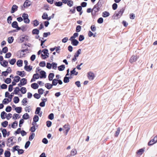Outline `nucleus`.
Returning a JSON list of instances; mask_svg holds the SVG:
<instances>
[{
	"label": "nucleus",
	"instance_id": "obj_1",
	"mask_svg": "<svg viewBox=\"0 0 157 157\" xmlns=\"http://www.w3.org/2000/svg\"><path fill=\"white\" fill-rule=\"evenodd\" d=\"M125 10V8H121L118 11H116L114 14L118 18H120L122 15Z\"/></svg>",
	"mask_w": 157,
	"mask_h": 157
},
{
	"label": "nucleus",
	"instance_id": "obj_2",
	"mask_svg": "<svg viewBox=\"0 0 157 157\" xmlns=\"http://www.w3.org/2000/svg\"><path fill=\"white\" fill-rule=\"evenodd\" d=\"M13 95L14 93H12L10 95L7 97L9 99L5 98L2 101L3 103L4 104H7L9 102H10L12 100V97L13 96Z\"/></svg>",
	"mask_w": 157,
	"mask_h": 157
},
{
	"label": "nucleus",
	"instance_id": "obj_3",
	"mask_svg": "<svg viewBox=\"0 0 157 157\" xmlns=\"http://www.w3.org/2000/svg\"><path fill=\"white\" fill-rule=\"evenodd\" d=\"M24 22L25 23H29L30 20L28 18V15L27 14L24 13L22 16Z\"/></svg>",
	"mask_w": 157,
	"mask_h": 157
},
{
	"label": "nucleus",
	"instance_id": "obj_4",
	"mask_svg": "<svg viewBox=\"0 0 157 157\" xmlns=\"http://www.w3.org/2000/svg\"><path fill=\"white\" fill-rule=\"evenodd\" d=\"M138 57V56H133L130 59L129 61L131 63L134 62L137 60Z\"/></svg>",
	"mask_w": 157,
	"mask_h": 157
},
{
	"label": "nucleus",
	"instance_id": "obj_5",
	"mask_svg": "<svg viewBox=\"0 0 157 157\" xmlns=\"http://www.w3.org/2000/svg\"><path fill=\"white\" fill-rule=\"evenodd\" d=\"M103 3V2L102 0H99L98 3L95 6L100 9L102 7Z\"/></svg>",
	"mask_w": 157,
	"mask_h": 157
},
{
	"label": "nucleus",
	"instance_id": "obj_6",
	"mask_svg": "<svg viewBox=\"0 0 157 157\" xmlns=\"http://www.w3.org/2000/svg\"><path fill=\"white\" fill-rule=\"evenodd\" d=\"M95 77L94 74L92 72H89V80L91 81L93 80Z\"/></svg>",
	"mask_w": 157,
	"mask_h": 157
},
{
	"label": "nucleus",
	"instance_id": "obj_7",
	"mask_svg": "<svg viewBox=\"0 0 157 157\" xmlns=\"http://www.w3.org/2000/svg\"><path fill=\"white\" fill-rule=\"evenodd\" d=\"M2 62H0L1 65L4 67H7L8 64V62L6 60H3Z\"/></svg>",
	"mask_w": 157,
	"mask_h": 157
},
{
	"label": "nucleus",
	"instance_id": "obj_8",
	"mask_svg": "<svg viewBox=\"0 0 157 157\" xmlns=\"http://www.w3.org/2000/svg\"><path fill=\"white\" fill-rule=\"evenodd\" d=\"M18 6L15 5H13L11 8V13H14L15 11L17 10Z\"/></svg>",
	"mask_w": 157,
	"mask_h": 157
},
{
	"label": "nucleus",
	"instance_id": "obj_9",
	"mask_svg": "<svg viewBox=\"0 0 157 157\" xmlns=\"http://www.w3.org/2000/svg\"><path fill=\"white\" fill-rule=\"evenodd\" d=\"M41 76H40V78H45L46 77V72L43 71H41L40 73Z\"/></svg>",
	"mask_w": 157,
	"mask_h": 157
},
{
	"label": "nucleus",
	"instance_id": "obj_10",
	"mask_svg": "<svg viewBox=\"0 0 157 157\" xmlns=\"http://www.w3.org/2000/svg\"><path fill=\"white\" fill-rule=\"evenodd\" d=\"M0 130L2 131V133L3 136V137H5L7 135V131L6 129H3L2 128H1Z\"/></svg>",
	"mask_w": 157,
	"mask_h": 157
},
{
	"label": "nucleus",
	"instance_id": "obj_11",
	"mask_svg": "<svg viewBox=\"0 0 157 157\" xmlns=\"http://www.w3.org/2000/svg\"><path fill=\"white\" fill-rule=\"evenodd\" d=\"M110 14L109 12L107 11H104L102 13V16L104 17H106L109 16Z\"/></svg>",
	"mask_w": 157,
	"mask_h": 157
},
{
	"label": "nucleus",
	"instance_id": "obj_12",
	"mask_svg": "<svg viewBox=\"0 0 157 157\" xmlns=\"http://www.w3.org/2000/svg\"><path fill=\"white\" fill-rule=\"evenodd\" d=\"M63 128L64 129H66V135H67L70 129V127L68 125L66 124L64 126Z\"/></svg>",
	"mask_w": 157,
	"mask_h": 157
},
{
	"label": "nucleus",
	"instance_id": "obj_13",
	"mask_svg": "<svg viewBox=\"0 0 157 157\" xmlns=\"http://www.w3.org/2000/svg\"><path fill=\"white\" fill-rule=\"evenodd\" d=\"M79 42L76 39H74V40H73L72 41L71 43V44L74 46H77Z\"/></svg>",
	"mask_w": 157,
	"mask_h": 157
},
{
	"label": "nucleus",
	"instance_id": "obj_14",
	"mask_svg": "<svg viewBox=\"0 0 157 157\" xmlns=\"http://www.w3.org/2000/svg\"><path fill=\"white\" fill-rule=\"evenodd\" d=\"M31 87L34 89H37L38 88V85L36 83H33L31 85Z\"/></svg>",
	"mask_w": 157,
	"mask_h": 157
},
{
	"label": "nucleus",
	"instance_id": "obj_15",
	"mask_svg": "<svg viewBox=\"0 0 157 157\" xmlns=\"http://www.w3.org/2000/svg\"><path fill=\"white\" fill-rule=\"evenodd\" d=\"M24 72V71H17V74L21 77H23L25 75Z\"/></svg>",
	"mask_w": 157,
	"mask_h": 157
},
{
	"label": "nucleus",
	"instance_id": "obj_16",
	"mask_svg": "<svg viewBox=\"0 0 157 157\" xmlns=\"http://www.w3.org/2000/svg\"><path fill=\"white\" fill-rule=\"evenodd\" d=\"M54 75L53 73H51L49 74L48 75V79L49 81L53 80V79L54 77Z\"/></svg>",
	"mask_w": 157,
	"mask_h": 157
},
{
	"label": "nucleus",
	"instance_id": "obj_17",
	"mask_svg": "<svg viewBox=\"0 0 157 157\" xmlns=\"http://www.w3.org/2000/svg\"><path fill=\"white\" fill-rule=\"evenodd\" d=\"M30 5V2L28 0H26L24 2V7H26L29 6Z\"/></svg>",
	"mask_w": 157,
	"mask_h": 157
},
{
	"label": "nucleus",
	"instance_id": "obj_18",
	"mask_svg": "<svg viewBox=\"0 0 157 157\" xmlns=\"http://www.w3.org/2000/svg\"><path fill=\"white\" fill-rule=\"evenodd\" d=\"M24 68L25 70L28 71H30L32 69V67H30V66H28L26 65L25 66Z\"/></svg>",
	"mask_w": 157,
	"mask_h": 157
},
{
	"label": "nucleus",
	"instance_id": "obj_19",
	"mask_svg": "<svg viewBox=\"0 0 157 157\" xmlns=\"http://www.w3.org/2000/svg\"><path fill=\"white\" fill-rule=\"evenodd\" d=\"M32 33L33 34L38 35L39 33V31L37 29H34L32 31Z\"/></svg>",
	"mask_w": 157,
	"mask_h": 157
},
{
	"label": "nucleus",
	"instance_id": "obj_20",
	"mask_svg": "<svg viewBox=\"0 0 157 157\" xmlns=\"http://www.w3.org/2000/svg\"><path fill=\"white\" fill-rule=\"evenodd\" d=\"M22 63L23 61L21 60H19L17 62V64L19 67H21L22 66Z\"/></svg>",
	"mask_w": 157,
	"mask_h": 157
},
{
	"label": "nucleus",
	"instance_id": "obj_21",
	"mask_svg": "<svg viewBox=\"0 0 157 157\" xmlns=\"http://www.w3.org/2000/svg\"><path fill=\"white\" fill-rule=\"evenodd\" d=\"M45 87L48 89H50L52 88V85L51 84L47 83L45 84Z\"/></svg>",
	"mask_w": 157,
	"mask_h": 157
},
{
	"label": "nucleus",
	"instance_id": "obj_22",
	"mask_svg": "<svg viewBox=\"0 0 157 157\" xmlns=\"http://www.w3.org/2000/svg\"><path fill=\"white\" fill-rule=\"evenodd\" d=\"M22 108L21 107H17L15 108V110L18 113H20L21 112Z\"/></svg>",
	"mask_w": 157,
	"mask_h": 157
},
{
	"label": "nucleus",
	"instance_id": "obj_23",
	"mask_svg": "<svg viewBox=\"0 0 157 157\" xmlns=\"http://www.w3.org/2000/svg\"><path fill=\"white\" fill-rule=\"evenodd\" d=\"M77 153V151L76 149H72L71 152V155H75Z\"/></svg>",
	"mask_w": 157,
	"mask_h": 157
},
{
	"label": "nucleus",
	"instance_id": "obj_24",
	"mask_svg": "<svg viewBox=\"0 0 157 157\" xmlns=\"http://www.w3.org/2000/svg\"><path fill=\"white\" fill-rule=\"evenodd\" d=\"M65 67L64 65H61L58 67V69L59 71H63L64 70Z\"/></svg>",
	"mask_w": 157,
	"mask_h": 157
},
{
	"label": "nucleus",
	"instance_id": "obj_25",
	"mask_svg": "<svg viewBox=\"0 0 157 157\" xmlns=\"http://www.w3.org/2000/svg\"><path fill=\"white\" fill-rule=\"evenodd\" d=\"M34 26H36L39 24V21L36 20L33 21L32 23Z\"/></svg>",
	"mask_w": 157,
	"mask_h": 157
},
{
	"label": "nucleus",
	"instance_id": "obj_26",
	"mask_svg": "<svg viewBox=\"0 0 157 157\" xmlns=\"http://www.w3.org/2000/svg\"><path fill=\"white\" fill-rule=\"evenodd\" d=\"M21 83H22V85H24L26 84L27 83V79L25 78H23L21 79L20 81Z\"/></svg>",
	"mask_w": 157,
	"mask_h": 157
},
{
	"label": "nucleus",
	"instance_id": "obj_27",
	"mask_svg": "<svg viewBox=\"0 0 157 157\" xmlns=\"http://www.w3.org/2000/svg\"><path fill=\"white\" fill-rule=\"evenodd\" d=\"M144 151V149L143 148H141L138 151L137 154L138 155H141Z\"/></svg>",
	"mask_w": 157,
	"mask_h": 157
},
{
	"label": "nucleus",
	"instance_id": "obj_28",
	"mask_svg": "<svg viewBox=\"0 0 157 157\" xmlns=\"http://www.w3.org/2000/svg\"><path fill=\"white\" fill-rule=\"evenodd\" d=\"M12 26L14 28H17L18 26V24L17 21H13L12 24Z\"/></svg>",
	"mask_w": 157,
	"mask_h": 157
},
{
	"label": "nucleus",
	"instance_id": "obj_29",
	"mask_svg": "<svg viewBox=\"0 0 157 157\" xmlns=\"http://www.w3.org/2000/svg\"><path fill=\"white\" fill-rule=\"evenodd\" d=\"M26 88L25 87H22L21 88L20 91L23 94H24L26 93Z\"/></svg>",
	"mask_w": 157,
	"mask_h": 157
},
{
	"label": "nucleus",
	"instance_id": "obj_30",
	"mask_svg": "<svg viewBox=\"0 0 157 157\" xmlns=\"http://www.w3.org/2000/svg\"><path fill=\"white\" fill-rule=\"evenodd\" d=\"M5 157H10V153L9 151H6L4 153Z\"/></svg>",
	"mask_w": 157,
	"mask_h": 157
},
{
	"label": "nucleus",
	"instance_id": "obj_31",
	"mask_svg": "<svg viewBox=\"0 0 157 157\" xmlns=\"http://www.w3.org/2000/svg\"><path fill=\"white\" fill-rule=\"evenodd\" d=\"M13 37L12 36L9 37L8 38V42L9 44L13 42Z\"/></svg>",
	"mask_w": 157,
	"mask_h": 157
},
{
	"label": "nucleus",
	"instance_id": "obj_32",
	"mask_svg": "<svg viewBox=\"0 0 157 157\" xmlns=\"http://www.w3.org/2000/svg\"><path fill=\"white\" fill-rule=\"evenodd\" d=\"M22 118L24 119H27L29 118V116L27 113H25L23 115Z\"/></svg>",
	"mask_w": 157,
	"mask_h": 157
},
{
	"label": "nucleus",
	"instance_id": "obj_33",
	"mask_svg": "<svg viewBox=\"0 0 157 157\" xmlns=\"http://www.w3.org/2000/svg\"><path fill=\"white\" fill-rule=\"evenodd\" d=\"M81 50L80 49H79L78 50L77 52L75 53L74 55L75 57H78V56L79 55L81 54Z\"/></svg>",
	"mask_w": 157,
	"mask_h": 157
},
{
	"label": "nucleus",
	"instance_id": "obj_34",
	"mask_svg": "<svg viewBox=\"0 0 157 157\" xmlns=\"http://www.w3.org/2000/svg\"><path fill=\"white\" fill-rule=\"evenodd\" d=\"M13 102L15 103H18L19 101V99L17 97H15L13 98Z\"/></svg>",
	"mask_w": 157,
	"mask_h": 157
},
{
	"label": "nucleus",
	"instance_id": "obj_35",
	"mask_svg": "<svg viewBox=\"0 0 157 157\" xmlns=\"http://www.w3.org/2000/svg\"><path fill=\"white\" fill-rule=\"evenodd\" d=\"M39 119V118L38 116L35 115L34 116L33 118V120L34 122H36L38 121Z\"/></svg>",
	"mask_w": 157,
	"mask_h": 157
},
{
	"label": "nucleus",
	"instance_id": "obj_36",
	"mask_svg": "<svg viewBox=\"0 0 157 157\" xmlns=\"http://www.w3.org/2000/svg\"><path fill=\"white\" fill-rule=\"evenodd\" d=\"M6 113L4 111L2 112L1 114V118L2 119H4L5 118V116H6Z\"/></svg>",
	"mask_w": 157,
	"mask_h": 157
},
{
	"label": "nucleus",
	"instance_id": "obj_37",
	"mask_svg": "<svg viewBox=\"0 0 157 157\" xmlns=\"http://www.w3.org/2000/svg\"><path fill=\"white\" fill-rule=\"evenodd\" d=\"M20 79V78L19 76H16L14 77L13 81H15L16 82H17L19 81Z\"/></svg>",
	"mask_w": 157,
	"mask_h": 157
},
{
	"label": "nucleus",
	"instance_id": "obj_38",
	"mask_svg": "<svg viewBox=\"0 0 157 157\" xmlns=\"http://www.w3.org/2000/svg\"><path fill=\"white\" fill-rule=\"evenodd\" d=\"M16 62V59L13 58L12 59L10 60L9 61V63L11 65H13Z\"/></svg>",
	"mask_w": 157,
	"mask_h": 157
},
{
	"label": "nucleus",
	"instance_id": "obj_39",
	"mask_svg": "<svg viewBox=\"0 0 157 157\" xmlns=\"http://www.w3.org/2000/svg\"><path fill=\"white\" fill-rule=\"evenodd\" d=\"M58 80L56 79H54L52 80V86H56L58 83Z\"/></svg>",
	"mask_w": 157,
	"mask_h": 157
},
{
	"label": "nucleus",
	"instance_id": "obj_40",
	"mask_svg": "<svg viewBox=\"0 0 157 157\" xmlns=\"http://www.w3.org/2000/svg\"><path fill=\"white\" fill-rule=\"evenodd\" d=\"M8 121H5L2 123L1 125L3 127H6L8 125Z\"/></svg>",
	"mask_w": 157,
	"mask_h": 157
},
{
	"label": "nucleus",
	"instance_id": "obj_41",
	"mask_svg": "<svg viewBox=\"0 0 157 157\" xmlns=\"http://www.w3.org/2000/svg\"><path fill=\"white\" fill-rule=\"evenodd\" d=\"M67 4L69 6L71 7L73 6V2L71 0H69L67 2Z\"/></svg>",
	"mask_w": 157,
	"mask_h": 157
},
{
	"label": "nucleus",
	"instance_id": "obj_42",
	"mask_svg": "<svg viewBox=\"0 0 157 157\" xmlns=\"http://www.w3.org/2000/svg\"><path fill=\"white\" fill-rule=\"evenodd\" d=\"M81 29V26L80 25H78L76 28V31L78 33L80 32Z\"/></svg>",
	"mask_w": 157,
	"mask_h": 157
},
{
	"label": "nucleus",
	"instance_id": "obj_43",
	"mask_svg": "<svg viewBox=\"0 0 157 157\" xmlns=\"http://www.w3.org/2000/svg\"><path fill=\"white\" fill-rule=\"evenodd\" d=\"M62 4V2H56L55 3V5L58 6H61Z\"/></svg>",
	"mask_w": 157,
	"mask_h": 157
},
{
	"label": "nucleus",
	"instance_id": "obj_44",
	"mask_svg": "<svg viewBox=\"0 0 157 157\" xmlns=\"http://www.w3.org/2000/svg\"><path fill=\"white\" fill-rule=\"evenodd\" d=\"M75 69V68L73 70L71 71V75H77L78 73V72H77L76 71Z\"/></svg>",
	"mask_w": 157,
	"mask_h": 157
},
{
	"label": "nucleus",
	"instance_id": "obj_45",
	"mask_svg": "<svg viewBox=\"0 0 157 157\" xmlns=\"http://www.w3.org/2000/svg\"><path fill=\"white\" fill-rule=\"evenodd\" d=\"M100 9L98 7L96 6H95L94 7L93 9V10L94 11V12H98Z\"/></svg>",
	"mask_w": 157,
	"mask_h": 157
},
{
	"label": "nucleus",
	"instance_id": "obj_46",
	"mask_svg": "<svg viewBox=\"0 0 157 157\" xmlns=\"http://www.w3.org/2000/svg\"><path fill=\"white\" fill-rule=\"evenodd\" d=\"M11 81V80L10 78H7L5 80V82L7 84L10 83Z\"/></svg>",
	"mask_w": 157,
	"mask_h": 157
},
{
	"label": "nucleus",
	"instance_id": "obj_47",
	"mask_svg": "<svg viewBox=\"0 0 157 157\" xmlns=\"http://www.w3.org/2000/svg\"><path fill=\"white\" fill-rule=\"evenodd\" d=\"M20 90L19 87H16L15 88V89L14 90V92L15 94H17L19 92Z\"/></svg>",
	"mask_w": 157,
	"mask_h": 157
},
{
	"label": "nucleus",
	"instance_id": "obj_48",
	"mask_svg": "<svg viewBox=\"0 0 157 157\" xmlns=\"http://www.w3.org/2000/svg\"><path fill=\"white\" fill-rule=\"evenodd\" d=\"M17 121H15L12 124V127L13 128H15L16 126H17Z\"/></svg>",
	"mask_w": 157,
	"mask_h": 157
},
{
	"label": "nucleus",
	"instance_id": "obj_49",
	"mask_svg": "<svg viewBox=\"0 0 157 157\" xmlns=\"http://www.w3.org/2000/svg\"><path fill=\"white\" fill-rule=\"evenodd\" d=\"M120 128L119 127L117 128V130L116 131V132L115 133V136L116 137H117L118 136V135H119V134L120 133Z\"/></svg>",
	"mask_w": 157,
	"mask_h": 157
},
{
	"label": "nucleus",
	"instance_id": "obj_50",
	"mask_svg": "<svg viewBox=\"0 0 157 157\" xmlns=\"http://www.w3.org/2000/svg\"><path fill=\"white\" fill-rule=\"evenodd\" d=\"M69 81V78L67 76H65L63 79V82L65 83H67Z\"/></svg>",
	"mask_w": 157,
	"mask_h": 157
},
{
	"label": "nucleus",
	"instance_id": "obj_51",
	"mask_svg": "<svg viewBox=\"0 0 157 157\" xmlns=\"http://www.w3.org/2000/svg\"><path fill=\"white\" fill-rule=\"evenodd\" d=\"M57 64L55 63H52V68L54 69H56V68L57 67Z\"/></svg>",
	"mask_w": 157,
	"mask_h": 157
},
{
	"label": "nucleus",
	"instance_id": "obj_52",
	"mask_svg": "<svg viewBox=\"0 0 157 157\" xmlns=\"http://www.w3.org/2000/svg\"><path fill=\"white\" fill-rule=\"evenodd\" d=\"M48 15L47 13H44L42 16V17L43 19H45L47 18Z\"/></svg>",
	"mask_w": 157,
	"mask_h": 157
},
{
	"label": "nucleus",
	"instance_id": "obj_53",
	"mask_svg": "<svg viewBox=\"0 0 157 157\" xmlns=\"http://www.w3.org/2000/svg\"><path fill=\"white\" fill-rule=\"evenodd\" d=\"M35 136V134L34 133H32L31 135L29 137V140H32L34 138Z\"/></svg>",
	"mask_w": 157,
	"mask_h": 157
},
{
	"label": "nucleus",
	"instance_id": "obj_54",
	"mask_svg": "<svg viewBox=\"0 0 157 157\" xmlns=\"http://www.w3.org/2000/svg\"><path fill=\"white\" fill-rule=\"evenodd\" d=\"M39 65L40 67H44L46 65V63L44 61L41 62L40 63Z\"/></svg>",
	"mask_w": 157,
	"mask_h": 157
},
{
	"label": "nucleus",
	"instance_id": "obj_55",
	"mask_svg": "<svg viewBox=\"0 0 157 157\" xmlns=\"http://www.w3.org/2000/svg\"><path fill=\"white\" fill-rule=\"evenodd\" d=\"M8 48L6 47H5L2 49V52L4 53H6L8 52Z\"/></svg>",
	"mask_w": 157,
	"mask_h": 157
},
{
	"label": "nucleus",
	"instance_id": "obj_56",
	"mask_svg": "<svg viewBox=\"0 0 157 157\" xmlns=\"http://www.w3.org/2000/svg\"><path fill=\"white\" fill-rule=\"evenodd\" d=\"M103 18L102 17L99 18L98 20V22L99 24H101L103 23Z\"/></svg>",
	"mask_w": 157,
	"mask_h": 157
},
{
	"label": "nucleus",
	"instance_id": "obj_57",
	"mask_svg": "<svg viewBox=\"0 0 157 157\" xmlns=\"http://www.w3.org/2000/svg\"><path fill=\"white\" fill-rule=\"evenodd\" d=\"M12 20V17L11 16H9L8 18H7V22L9 24H10L11 23V21Z\"/></svg>",
	"mask_w": 157,
	"mask_h": 157
},
{
	"label": "nucleus",
	"instance_id": "obj_58",
	"mask_svg": "<svg viewBox=\"0 0 157 157\" xmlns=\"http://www.w3.org/2000/svg\"><path fill=\"white\" fill-rule=\"evenodd\" d=\"M49 119L51 120H52L54 119V114L52 113H51L48 116Z\"/></svg>",
	"mask_w": 157,
	"mask_h": 157
},
{
	"label": "nucleus",
	"instance_id": "obj_59",
	"mask_svg": "<svg viewBox=\"0 0 157 157\" xmlns=\"http://www.w3.org/2000/svg\"><path fill=\"white\" fill-rule=\"evenodd\" d=\"M33 96L35 98L37 99H39L40 97L41 96L40 94L37 93H35V94H34Z\"/></svg>",
	"mask_w": 157,
	"mask_h": 157
},
{
	"label": "nucleus",
	"instance_id": "obj_60",
	"mask_svg": "<svg viewBox=\"0 0 157 157\" xmlns=\"http://www.w3.org/2000/svg\"><path fill=\"white\" fill-rule=\"evenodd\" d=\"M30 144V142L28 141H27L25 145V148H27L29 146Z\"/></svg>",
	"mask_w": 157,
	"mask_h": 157
},
{
	"label": "nucleus",
	"instance_id": "obj_61",
	"mask_svg": "<svg viewBox=\"0 0 157 157\" xmlns=\"http://www.w3.org/2000/svg\"><path fill=\"white\" fill-rule=\"evenodd\" d=\"M84 39V37L82 35H80L79 37L78 40L80 41H81Z\"/></svg>",
	"mask_w": 157,
	"mask_h": 157
},
{
	"label": "nucleus",
	"instance_id": "obj_62",
	"mask_svg": "<svg viewBox=\"0 0 157 157\" xmlns=\"http://www.w3.org/2000/svg\"><path fill=\"white\" fill-rule=\"evenodd\" d=\"M117 5L116 3H114L113 5L112 8L113 10H116L117 9Z\"/></svg>",
	"mask_w": 157,
	"mask_h": 157
},
{
	"label": "nucleus",
	"instance_id": "obj_63",
	"mask_svg": "<svg viewBox=\"0 0 157 157\" xmlns=\"http://www.w3.org/2000/svg\"><path fill=\"white\" fill-rule=\"evenodd\" d=\"M11 107L10 106H7L6 109V111L7 112H10L11 110Z\"/></svg>",
	"mask_w": 157,
	"mask_h": 157
},
{
	"label": "nucleus",
	"instance_id": "obj_64",
	"mask_svg": "<svg viewBox=\"0 0 157 157\" xmlns=\"http://www.w3.org/2000/svg\"><path fill=\"white\" fill-rule=\"evenodd\" d=\"M152 142L155 144L157 142V136L154 137V139L151 140Z\"/></svg>",
	"mask_w": 157,
	"mask_h": 157
}]
</instances>
